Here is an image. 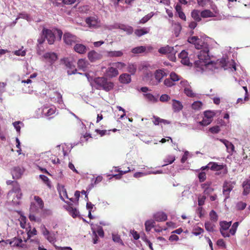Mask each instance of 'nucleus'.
Here are the masks:
<instances>
[{"instance_id":"obj_62","label":"nucleus","mask_w":250,"mask_h":250,"mask_svg":"<svg viewBox=\"0 0 250 250\" xmlns=\"http://www.w3.org/2000/svg\"><path fill=\"white\" fill-rule=\"evenodd\" d=\"M164 84L167 87H170L174 85V83L170 79H166L164 81Z\"/></svg>"},{"instance_id":"obj_10","label":"nucleus","mask_w":250,"mask_h":250,"mask_svg":"<svg viewBox=\"0 0 250 250\" xmlns=\"http://www.w3.org/2000/svg\"><path fill=\"white\" fill-rule=\"evenodd\" d=\"M85 22L90 27L97 28L99 26L100 21L96 16L89 17L86 19Z\"/></svg>"},{"instance_id":"obj_31","label":"nucleus","mask_w":250,"mask_h":250,"mask_svg":"<svg viewBox=\"0 0 250 250\" xmlns=\"http://www.w3.org/2000/svg\"><path fill=\"white\" fill-rule=\"evenodd\" d=\"M201 17L203 18L213 17L214 14L209 10L206 9L202 11L200 13Z\"/></svg>"},{"instance_id":"obj_50","label":"nucleus","mask_w":250,"mask_h":250,"mask_svg":"<svg viewBox=\"0 0 250 250\" xmlns=\"http://www.w3.org/2000/svg\"><path fill=\"white\" fill-rule=\"evenodd\" d=\"M35 200L37 202L38 205L39 206V207L41 209H42L43 208V202L42 200V199L39 196H35L34 197Z\"/></svg>"},{"instance_id":"obj_20","label":"nucleus","mask_w":250,"mask_h":250,"mask_svg":"<svg viewBox=\"0 0 250 250\" xmlns=\"http://www.w3.org/2000/svg\"><path fill=\"white\" fill-rule=\"evenodd\" d=\"M242 187L243 188V194L244 195H248L250 191V180H247L244 181Z\"/></svg>"},{"instance_id":"obj_19","label":"nucleus","mask_w":250,"mask_h":250,"mask_svg":"<svg viewBox=\"0 0 250 250\" xmlns=\"http://www.w3.org/2000/svg\"><path fill=\"white\" fill-rule=\"evenodd\" d=\"M153 217L156 221H164L167 219V215L163 212H158L154 214Z\"/></svg>"},{"instance_id":"obj_63","label":"nucleus","mask_w":250,"mask_h":250,"mask_svg":"<svg viewBox=\"0 0 250 250\" xmlns=\"http://www.w3.org/2000/svg\"><path fill=\"white\" fill-rule=\"evenodd\" d=\"M210 0H197L198 4L202 7L205 6Z\"/></svg>"},{"instance_id":"obj_61","label":"nucleus","mask_w":250,"mask_h":250,"mask_svg":"<svg viewBox=\"0 0 250 250\" xmlns=\"http://www.w3.org/2000/svg\"><path fill=\"white\" fill-rule=\"evenodd\" d=\"M18 18L19 19L20 18H22V19H26L28 21H30V19L29 18V16H28V14H27L26 13H20L19 14Z\"/></svg>"},{"instance_id":"obj_49","label":"nucleus","mask_w":250,"mask_h":250,"mask_svg":"<svg viewBox=\"0 0 250 250\" xmlns=\"http://www.w3.org/2000/svg\"><path fill=\"white\" fill-rule=\"evenodd\" d=\"M209 216H210L211 220L213 222H216L217 221V220H218V216L217 215V213L213 210H212L210 212Z\"/></svg>"},{"instance_id":"obj_47","label":"nucleus","mask_w":250,"mask_h":250,"mask_svg":"<svg viewBox=\"0 0 250 250\" xmlns=\"http://www.w3.org/2000/svg\"><path fill=\"white\" fill-rule=\"evenodd\" d=\"M40 177L49 188H51V182L47 176L44 175H40Z\"/></svg>"},{"instance_id":"obj_64","label":"nucleus","mask_w":250,"mask_h":250,"mask_svg":"<svg viewBox=\"0 0 250 250\" xmlns=\"http://www.w3.org/2000/svg\"><path fill=\"white\" fill-rule=\"evenodd\" d=\"M206 197L205 196H202L201 197H200L198 198V205L199 206H203L204 203L205 201L206 200Z\"/></svg>"},{"instance_id":"obj_58","label":"nucleus","mask_w":250,"mask_h":250,"mask_svg":"<svg viewBox=\"0 0 250 250\" xmlns=\"http://www.w3.org/2000/svg\"><path fill=\"white\" fill-rule=\"evenodd\" d=\"M209 131L212 133L215 134L218 133L220 130V127L219 126H214L209 128Z\"/></svg>"},{"instance_id":"obj_53","label":"nucleus","mask_w":250,"mask_h":250,"mask_svg":"<svg viewBox=\"0 0 250 250\" xmlns=\"http://www.w3.org/2000/svg\"><path fill=\"white\" fill-rule=\"evenodd\" d=\"M227 145L226 146L227 151L230 154H232L234 151V146L231 142H229Z\"/></svg>"},{"instance_id":"obj_3","label":"nucleus","mask_w":250,"mask_h":250,"mask_svg":"<svg viewBox=\"0 0 250 250\" xmlns=\"http://www.w3.org/2000/svg\"><path fill=\"white\" fill-rule=\"evenodd\" d=\"M176 47V46L174 47L167 45L160 47L158 49V52L162 54L167 55V57L170 61L175 62L176 59L175 54L177 52Z\"/></svg>"},{"instance_id":"obj_54","label":"nucleus","mask_w":250,"mask_h":250,"mask_svg":"<svg viewBox=\"0 0 250 250\" xmlns=\"http://www.w3.org/2000/svg\"><path fill=\"white\" fill-rule=\"evenodd\" d=\"M188 41L189 43L194 44L197 42H200V39L196 36H193L188 38Z\"/></svg>"},{"instance_id":"obj_15","label":"nucleus","mask_w":250,"mask_h":250,"mask_svg":"<svg viewBox=\"0 0 250 250\" xmlns=\"http://www.w3.org/2000/svg\"><path fill=\"white\" fill-rule=\"evenodd\" d=\"M102 55L96 51L92 50L88 53V59L91 62H94L97 60H100Z\"/></svg>"},{"instance_id":"obj_42","label":"nucleus","mask_w":250,"mask_h":250,"mask_svg":"<svg viewBox=\"0 0 250 250\" xmlns=\"http://www.w3.org/2000/svg\"><path fill=\"white\" fill-rule=\"evenodd\" d=\"M144 96L146 98V99L152 103H156L158 102V99L155 97L152 94L150 93H147L144 94Z\"/></svg>"},{"instance_id":"obj_21","label":"nucleus","mask_w":250,"mask_h":250,"mask_svg":"<svg viewBox=\"0 0 250 250\" xmlns=\"http://www.w3.org/2000/svg\"><path fill=\"white\" fill-rule=\"evenodd\" d=\"M118 28L126 32L127 34H131L133 32V28L129 25L123 24H119L118 25Z\"/></svg>"},{"instance_id":"obj_17","label":"nucleus","mask_w":250,"mask_h":250,"mask_svg":"<svg viewBox=\"0 0 250 250\" xmlns=\"http://www.w3.org/2000/svg\"><path fill=\"white\" fill-rule=\"evenodd\" d=\"M10 245L13 247H24V244L22 243V240L21 238L14 237L10 242Z\"/></svg>"},{"instance_id":"obj_11","label":"nucleus","mask_w":250,"mask_h":250,"mask_svg":"<svg viewBox=\"0 0 250 250\" xmlns=\"http://www.w3.org/2000/svg\"><path fill=\"white\" fill-rule=\"evenodd\" d=\"M42 234L45 236V238L50 242L55 241V235L51 233L49 231L45 228L44 225H42L41 227Z\"/></svg>"},{"instance_id":"obj_6","label":"nucleus","mask_w":250,"mask_h":250,"mask_svg":"<svg viewBox=\"0 0 250 250\" xmlns=\"http://www.w3.org/2000/svg\"><path fill=\"white\" fill-rule=\"evenodd\" d=\"M61 61L65 65L66 68L68 69L67 70L68 75H70L77 73V70L75 68V66L72 62L70 61L68 58H64L62 59Z\"/></svg>"},{"instance_id":"obj_12","label":"nucleus","mask_w":250,"mask_h":250,"mask_svg":"<svg viewBox=\"0 0 250 250\" xmlns=\"http://www.w3.org/2000/svg\"><path fill=\"white\" fill-rule=\"evenodd\" d=\"M80 41L75 44L74 45V50L77 53L83 54L86 52L87 51V47L83 44L80 43Z\"/></svg>"},{"instance_id":"obj_51","label":"nucleus","mask_w":250,"mask_h":250,"mask_svg":"<svg viewBox=\"0 0 250 250\" xmlns=\"http://www.w3.org/2000/svg\"><path fill=\"white\" fill-rule=\"evenodd\" d=\"M212 120L208 119L206 117H204L202 121L199 122V123L200 125H203V126H206L208 125L211 122Z\"/></svg>"},{"instance_id":"obj_8","label":"nucleus","mask_w":250,"mask_h":250,"mask_svg":"<svg viewBox=\"0 0 250 250\" xmlns=\"http://www.w3.org/2000/svg\"><path fill=\"white\" fill-rule=\"evenodd\" d=\"M226 167L225 165H218L217 163L215 162H210L208 165L205 167H203V169H204L206 168H210L212 170L218 171L221 169H223L224 174H226L227 172V170L226 168L224 169V167Z\"/></svg>"},{"instance_id":"obj_1","label":"nucleus","mask_w":250,"mask_h":250,"mask_svg":"<svg viewBox=\"0 0 250 250\" xmlns=\"http://www.w3.org/2000/svg\"><path fill=\"white\" fill-rule=\"evenodd\" d=\"M208 50L206 48L201 50L198 54V60L194 62L195 66L199 68L202 71H214L218 68L217 63L210 60L208 54Z\"/></svg>"},{"instance_id":"obj_27","label":"nucleus","mask_w":250,"mask_h":250,"mask_svg":"<svg viewBox=\"0 0 250 250\" xmlns=\"http://www.w3.org/2000/svg\"><path fill=\"white\" fill-rule=\"evenodd\" d=\"M66 209L69 212V214L73 218H75L79 215V211L76 208L69 206L66 208Z\"/></svg>"},{"instance_id":"obj_48","label":"nucleus","mask_w":250,"mask_h":250,"mask_svg":"<svg viewBox=\"0 0 250 250\" xmlns=\"http://www.w3.org/2000/svg\"><path fill=\"white\" fill-rule=\"evenodd\" d=\"M112 240L115 242L121 244L122 245H124V243L119 235L113 234Z\"/></svg>"},{"instance_id":"obj_33","label":"nucleus","mask_w":250,"mask_h":250,"mask_svg":"<svg viewBox=\"0 0 250 250\" xmlns=\"http://www.w3.org/2000/svg\"><path fill=\"white\" fill-rule=\"evenodd\" d=\"M146 50V47L145 46H140L132 48L131 52L134 54H139L145 52Z\"/></svg>"},{"instance_id":"obj_41","label":"nucleus","mask_w":250,"mask_h":250,"mask_svg":"<svg viewBox=\"0 0 250 250\" xmlns=\"http://www.w3.org/2000/svg\"><path fill=\"white\" fill-rule=\"evenodd\" d=\"M154 15V14L153 12H151L147 15H146L145 17H144L142 19L140 20L139 21V23H145L146 22L148 21H149Z\"/></svg>"},{"instance_id":"obj_39","label":"nucleus","mask_w":250,"mask_h":250,"mask_svg":"<svg viewBox=\"0 0 250 250\" xmlns=\"http://www.w3.org/2000/svg\"><path fill=\"white\" fill-rule=\"evenodd\" d=\"M203 105V103L199 101L194 102L191 104V107L195 110H199L201 109Z\"/></svg>"},{"instance_id":"obj_59","label":"nucleus","mask_w":250,"mask_h":250,"mask_svg":"<svg viewBox=\"0 0 250 250\" xmlns=\"http://www.w3.org/2000/svg\"><path fill=\"white\" fill-rule=\"evenodd\" d=\"M198 177L200 182H204L206 179V173L204 172H201L199 173Z\"/></svg>"},{"instance_id":"obj_22","label":"nucleus","mask_w":250,"mask_h":250,"mask_svg":"<svg viewBox=\"0 0 250 250\" xmlns=\"http://www.w3.org/2000/svg\"><path fill=\"white\" fill-rule=\"evenodd\" d=\"M77 64L80 69L84 71L86 69L88 63L85 59H81L78 60Z\"/></svg>"},{"instance_id":"obj_18","label":"nucleus","mask_w":250,"mask_h":250,"mask_svg":"<svg viewBox=\"0 0 250 250\" xmlns=\"http://www.w3.org/2000/svg\"><path fill=\"white\" fill-rule=\"evenodd\" d=\"M172 102V107L175 112H179L183 109V106L181 102L173 99Z\"/></svg>"},{"instance_id":"obj_26","label":"nucleus","mask_w":250,"mask_h":250,"mask_svg":"<svg viewBox=\"0 0 250 250\" xmlns=\"http://www.w3.org/2000/svg\"><path fill=\"white\" fill-rule=\"evenodd\" d=\"M201 12L198 10L194 9L191 13L192 18L197 22H199L201 21Z\"/></svg>"},{"instance_id":"obj_23","label":"nucleus","mask_w":250,"mask_h":250,"mask_svg":"<svg viewBox=\"0 0 250 250\" xmlns=\"http://www.w3.org/2000/svg\"><path fill=\"white\" fill-rule=\"evenodd\" d=\"M175 10L176 12L178 14L179 17L184 20L186 21V17L185 16V14L182 11V7L180 4H177L176 5L175 7Z\"/></svg>"},{"instance_id":"obj_40","label":"nucleus","mask_w":250,"mask_h":250,"mask_svg":"<svg viewBox=\"0 0 250 250\" xmlns=\"http://www.w3.org/2000/svg\"><path fill=\"white\" fill-rule=\"evenodd\" d=\"M119 74L118 71L116 68L110 67L108 70V74L111 77H114Z\"/></svg>"},{"instance_id":"obj_14","label":"nucleus","mask_w":250,"mask_h":250,"mask_svg":"<svg viewBox=\"0 0 250 250\" xmlns=\"http://www.w3.org/2000/svg\"><path fill=\"white\" fill-rule=\"evenodd\" d=\"M184 92L186 95L187 96L190 98H196L197 99L200 98V94L194 93L192 89L191 86H188L184 88Z\"/></svg>"},{"instance_id":"obj_30","label":"nucleus","mask_w":250,"mask_h":250,"mask_svg":"<svg viewBox=\"0 0 250 250\" xmlns=\"http://www.w3.org/2000/svg\"><path fill=\"white\" fill-rule=\"evenodd\" d=\"M25 242L27 243L29 247H38L39 248V246H40V241L38 239L33 240L27 239Z\"/></svg>"},{"instance_id":"obj_44","label":"nucleus","mask_w":250,"mask_h":250,"mask_svg":"<svg viewBox=\"0 0 250 250\" xmlns=\"http://www.w3.org/2000/svg\"><path fill=\"white\" fill-rule=\"evenodd\" d=\"M13 125L16 129V131L18 133H20L21 127L20 125H21L22 126L24 125L22 122L21 121H16L13 123Z\"/></svg>"},{"instance_id":"obj_43","label":"nucleus","mask_w":250,"mask_h":250,"mask_svg":"<svg viewBox=\"0 0 250 250\" xmlns=\"http://www.w3.org/2000/svg\"><path fill=\"white\" fill-rule=\"evenodd\" d=\"M137 70V66L135 64L129 63L127 66V71L131 74L133 75L135 73Z\"/></svg>"},{"instance_id":"obj_16","label":"nucleus","mask_w":250,"mask_h":250,"mask_svg":"<svg viewBox=\"0 0 250 250\" xmlns=\"http://www.w3.org/2000/svg\"><path fill=\"white\" fill-rule=\"evenodd\" d=\"M119 80L120 83L124 84H128L131 81L130 75L127 73L121 74L119 77Z\"/></svg>"},{"instance_id":"obj_35","label":"nucleus","mask_w":250,"mask_h":250,"mask_svg":"<svg viewBox=\"0 0 250 250\" xmlns=\"http://www.w3.org/2000/svg\"><path fill=\"white\" fill-rule=\"evenodd\" d=\"M21 191V189L20 188L19 185L18 184V183L16 182L14 185H13V188L12 190L9 191L8 193V196H9L12 194L13 193H19V192Z\"/></svg>"},{"instance_id":"obj_2","label":"nucleus","mask_w":250,"mask_h":250,"mask_svg":"<svg viewBox=\"0 0 250 250\" xmlns=\"http://www.w3.org/2000/svg\"><path fill=\"white\" fill-rule=\"evenodd\" d=\"M94 82L96 84V89H102L106 91H109L113 89L114 84L113 83L108 81L107 79L104 77H97L94 79Z\"/></svg>"},{"instance_id":"obj_13","label":"nucleus","mask_w":250,"mask_h":250,"mask_svg":"<svg viewBox=\"0 0 250 250\" xmlns=\"http://www.w3.org/2000/svg\"><path fill=\"white\" fill-rule=\"evenodd\" d=\"M24 169L19 167H15L11 171L13 179H19L23 174Z\"/></svg>"},{"instance_id":"obj_29","label":"nucleus","mask_w":250,"mask_h":250,"mask_svg":"<svg viewBox=\"0 0 250 250\" xmlns=\"http://www.w3.org/2000/svg\"><path fill=\"white\" fill-rule=\"evenodd\" d=\"M149 31V28H143L141 29L135 30L134 33L136 36L141 37L145 34L148 33Z\"/></svg>"},{"instance_id":"obj_28","label":"nucleus","mask_w":250,"mask_h":250,"mask_svg":"<svg viewBox=\"0 0 250 250\" xmlns=\"http://www.w3.org/2000/svg\"><path fill=\"white\" fill-rule=\"evenodd\" d=\"M56 108L54 107L48 108V107H44L42 109V113L46 116H50L52 114H54L55 112Z\"/></svg>"},{"instance_id":"obj_9","label":"nucleus","mask_w":250,"mask_h":250,"mask_svg":"<svg viewBox=\"0 0 250 250\" xmlns=\"http://www.w3.org/2000/svg\"><path fill=\"white\" fill-rule=\"evenodd\" d=\"M42 34L45 37L49 44H53L55 37L54 34L51 30L44 28L42 31Z\"/></svg>"},{"instance_id":"obj_45","label":"nucleus","mask_w":250,"mask_h":250,"mask_svg":"<svg viewBox=\"0 0 250 250\" xmlns=\"http://www.w3.org/2000/svg\"><path fill=\"white\" fill-rule=\"evenodd\" d=\"M182 29L181 25L179 23H175L174 25V33L176 37H178Z\"/></svg>"},{"instance_id":"obj_55","label":"nucleus","mask_w":250,"mask_h":250,"mask_svg":"<svg viewBox=\"0 0 250 250\" xmlns=\"http://www.w3.org/2000/svg\"><path fill=\"white\" fill-rule=\"evenodd\" d=\"M204 232V229L201 228L197 227L195 228L193 230V234L197 236Z\"/></svg>"},{"instance_id":"obj_24","label":"nucleus","mask_w":250,"mask_h":250,"mask_svg":"<svg viewBox=\"0 0 250 250\" xmlns=\"http://www.w3.org/2000/svg\"><path fill=\"white\" fill-rule=\"evenodd\" d=\"M123 54L122 50L107 51V56L108 57H119L122 56Z\"/></svg>"},{"instance_id":"obj_46","label":"nucleus","mask_w":250,"mask_h":250,"mask_svg":"<svg viewBox=\"0 0 250 250\" xmlns=\"http://www.w3.org/2000/svg\"><path fill=\"white\" fill-rule=\"evenodd\" d=\"M239 225V222H236L232 225L231 229H229V233L232 235H234Z\"/></svg>"},{"instance_id":"obj_34","label":"nucleus","mask_w":250,"mask_h":250,"mask_svg":"<svg viewBox=\"0 0 250 250\" xmlns=\"http://www.w3.org/2000/svg\"><path fill=\"white\" fill-rule=\"evenodd\" d=\"M155 222L153 220H149L145 222L146 230L149 231L151 229L154 227Z\"/></svg>"},{"instance_id":"obj_36","label":"nucleus","mask_w":250,"mask_h":250,"mask_svg":"<svg viewBox=\"0 0 250 250\" xmlns=\"http://www.w3.org/2000/svg\"><path fill=\"white\" fill-rule=\"evenodd\" d=\"M216 63H217L218 68L221 67L224 68V69H227V62L225 58H223L220 60H218Z\"/></svg>"},{"instance_id":"obj_60","label":"nucleus","mask_w":250,"mask_h":250,"mask_svg":"<svg viewBox=\"0 0 250 250\" xmlns=\"http://www.w3.org/2000/svg\"><path fill=\"white\" fill-rule=\"evenodd\" d=\"M247 204L242 202H238L237 204L236 207L239 210H243L246 207Z\"/></svg>"},{"instance_id":"obj_5","label":"nucleus","mask_w":250,"mask_h":250,"mask_svg":"<svg viewBox=\"0 0 250 250\" xmlns=\"http://www.w3.org/2000/svg\"><path fill=\"white\" fill-rule=\"evenodd\" d=\"M63 40L66 44L73 45H75L78 42L79 39L75 35L70 33L66 32L63 34Z\"/></svg>"},{"instance_id":"obj_25","label":"nucleus","mask_w":250,"mask_h":250,"mask_svg":"<svg viewBox=\"0 0 250 250\" xmlns=\"http://www.w3.org/2000/svg\"><path fill=\"white\" fill-rule=\"evenodd\" d=\"M165 76H166V73L162 70L159 69L155 72V78L157 80L158 83H160Z\"/></svg>"},{"instance_id":"obj_37","label":"nucleus","mask_w":250,"mask_h":250,"mask_svg":"<svg viewBox=\"0 0 250 250\" xmlns=\"http://www.w3.org/2000/svg\"><path fill=\"white\" fill-rule=\"evenodd\" d=\"M215 225L210 221H207L205 224L206 229L209 232H213L214 231V227Z\"/></svg>"},{"instance_id":"obj_56","label":"nucleus","mask_w":250,"mask_h":250,"mask_svg":"<svg viewBox=\"0 0 250 250\" xmlns=\"http://www.w3.org/2000/svg\"><path fill=\"white\" fill-rule=\"evenodd\" d=\"M214 115V113L210 111H206L204 112V117L211 120Z\"/></svg>"},{"instance_id":"obj_38","label":"nucleus","mask_w":250,"mask_h":250,"mask_svg":"<svg viewBox=\"0 0 250 250\" xmlns=\"http://www.w3.org/2000/svg\"><path fill=\"white\" fill-rule=\"evenodd\" d=\"M231 224V222H226L222 221L220 223V229H223L224 230H228V229L230 227Z\"/></svg>"},{"instance_id":"obj_4","label":"nucleus","mask_w":250,"mask_h":250,"mask_svg":"<svg viewBox=\"0 0 250 250\" xmlns=\"http://www.w3.org/2000/svg\"><path fill=\"white\" fill-rule=\"evenodd\" d=\"M236 184L235 181H225L223 185V194L225 196V200L229 198V194Z\"/></svg>"},{"instance_id":"obj_32","label":"nucleus","mask_w":250,"mask_h":250,"mask_svg":"<svg viewBox=\"0 0 250 250\" xmlns=\"http://www.w3.org/2000/svg\"><path fill=\"white\" fill-rule=\"evenodd\" d=\"M175 160V156L173 155H169L167 156L164 160V162L165 163L162 166H165L168 164H172Z\"/></svg>"},{"instance_id":"obj_57","label":"nucleus","mask_w":250,"mask_h":250,"mask_svg":"<svg viewBox=\"0 0 250 250\" xmlns=\"http://www.w3.org/2000/svg\"><path fill=\"white\" fill-rule=\"evenodd\" d=\"M170 99V97L167 94H163L160 98V101L162 102H167Z\"/></svg>"},{"instance_id":"obj_7","label":"nucleus","mask_w":250,"mask_h":250,"mask_svg":"<svg viewBox=\"0 0 250 250\" xmlns=\"http://www.w3.org/2000/svg\"><path fill=\"white\" fill-rule=\"evenodd\" d=\"M42 58L43 61L48 63L50 65H52L58 59V55L54 52H49L44 53Z\"/></svg>"},{"instance_id":"obj_52","label":"nucleus","mask_w":250,"mask_h":250,"mask_svg":"<svg viewBox=\"0 0 250 250\" xmlns=\"http://www.w3.org/2000/svg\"><path fill=\"white\" fill-rule=\"evenodd\" d=\"M170 79L174 83L180 80V77L174 72H171L170 74Z\"/></svg>"}]
</instances>
